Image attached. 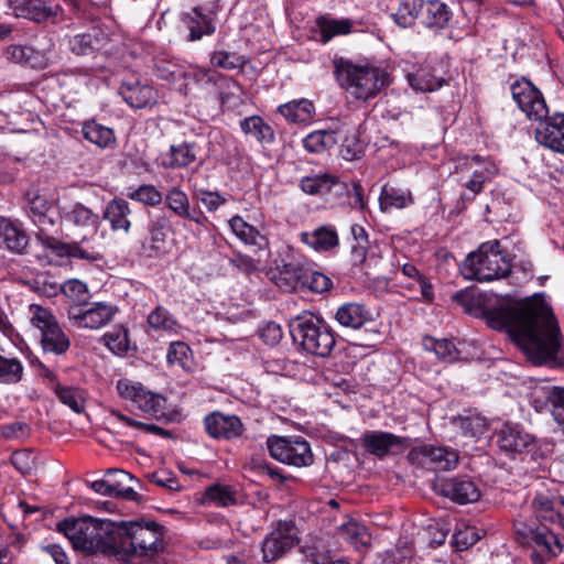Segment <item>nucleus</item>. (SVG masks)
I'll use <instances>...</instances> for the list:
<instances>
[{"instance_id": "nucleus-1", "label": "nucleus", "mask_w": 564, "mask_h": 564, "mask_svg": "<svg viewBox=\"0 0 564 564\" xmlns=\"http://www.w3.org/2000/svg\"><path fill=\"white\" fill-rule=\"evenodd\" d=\"M490 315L491 321L508 329L514 343L534 365L556 358L561 347V330L542 296L501 305Z\"/></svg>"}, {"instance_id": "nucleus-2", "label": "nucleus", "mask_w": 564, "mask_h": 564, "mask_svg": "<svg viewBox=\"0 0 564 564\" xmlns=\"http://www.w3.org/2000/svg\"><path fill=\"white\" fill-rule=\"evenodd\" d=\"M164 547V528L153 520L140 519L116 524L115 556L121 561L151 560Z\"/></svg>"}, {"instance_id": "nucleus-3", "label": "nucleus", "mask_w": 564, "mask_h": 564, "mask_svg": "<svg viewBox=\"0 0 564 564\" xmlns=\"http://www.w3.org/2000/svg\"><path fill=\"white\" fill-rule=\"evenodd\" d=\"M58 532L72 543L75 551L90 555H115L116 523L93 517L67 518L57 523Z\"/></svg>"}, {"instance_id": "nucleus-4", "label": "nucleus", "mask_w": 564, "mask_h": 564, "mask_svg": "<svg viewBox=\"0 0 564 564\" xmlns=\"http://www.w3.org/2000/svg\"><path fill=\"white\" fill-rule=\"evenodd\" d=\"M333 64L339 86L357 100L372 99L388 85L387 73L376 66L356 64L345 57H335Z\"/></svg>"}, {"instance_id": "nucleus-5", "label": "nucleus", "mask_w": 564, "mask_h": 564, "mask_svg": "<svg viewBox=\"0 0 564 564\" xmlns=\"http://www.w3.org/2000/svg\"><path fill=\"white\" fill-rule=\"evenodd\" d=\"M498 240L488 241L471 252L460 267L467 280L490 282L506 278L511 272L510 259L500 250Z\"/></svg>"}, {"instance_id": "nucleus-6", "label": "nucleus", "mask_w": 564, "mask_h": 564, "mask_svg": "<svg viewBox=\"0 0 564 564\" xmlns=\"http://www.w3.org/2000/svg\"><path fill=\"white\" fill-rule=\"evenodd\" d=\"M290 334L295 344L308 354L327 357L335 347L333 330L314 315L297 316L290 323Z\"/></svg>"}, {"instance_id": "nucleus-7", "label": "nucleus", "mask_w": 564, "mask_h": 564, "mask_svg": "<svg viewBox=\"0 0 564 564\" xmlns=\"http://www.w3.org/2000/svg\"><path fill=\"white\" fill-rule=\"evenodd\" d=\"M29 314L31 324L40 330L41 345L45 352L63 355L69 349L70 340L68 336L48 308L31 304Z\"/></svg>"}, {"instance_id": "nucleus-8", "label": "nucleus", "mask_w": 564, "mask_h": 564, "mask_svg": "<svg viewBox=\"0 0 564 564\" xmlns=\"http://www.w3.org/2000/svg\"><path fill=\"white\" fill-rule=\"evenodd\" d=\"M514 534L523 547L532 550L530 554L532 564H546L547 561L554 558L551 547L554 533L546 525L518 521L514 523Z\"/></svg>"}, {"instance_id": "nucleus-9", "label": "nucleus", "mask_w": 564, "mask_h": 564, "mask_svg": "<svg viewBox=\"0 0 564 564\" xmlns=\"http://www.w3.org/2000/svg\"><path fill=\"white\" fill-rule=\"evenodd\" d=\"M267 445L271 457L280 463L295 467H306L313 464L314 456L311 445L301 436L272 435L268 437Z\"/></svg>"}, {"instance_id": "nucleus-10", "label": "nucleus", "mask_w": 564, "mask_h": 564, "mask_svg": "<svg viewBox=\"0 0 564 564\" xmlns=\"http://www.w3.org/2000/svg\"><path fill=\"white\" fill-rule=\"evenodd\" d=\"M118 312L112 304L94 302L90 304H72L67 308V317L70 324L77 328L99 329L108 325Z\"/></svg>"}, {"instance_id": "nucleus-11", "label": "nucleus", "mask_w": 564, "mask_h": 564, "mask_svg": "<svg viewBox=\"0 0 564 564\" xmlns=\"http://www.w3.org/2000/svg\"><path fill=\"white\" fill-rule=\"evenodd\" d=\"M512 99L530 120L546 118L549 109L542 93L528 79L521 78L510 85Z\"/></svg>"}, {"instance_id": "nucleus-12", "label": "nucleus", "mask_w": 564, "mask_h": 564, "mask_svg": "<svg viewBox=\"0 0 564 564\" xmlns=\"http://www.w3.org/2000/svg\"><path fill=\"white\" fill-rule=\"evenodd\" d=\"M117 391L121 398L131 401L138 409L153 415H163L166 400L163 395L145 390L142 384L128 379L117 382Z\"/></svg>"}, {"instance_id": "nucleus-13", "label": "nucleus", "mask_w": 564, "mask_h": 564, "mask_svg": "<svg viewBox=\"0 0 564 564\" xmlns=\"http://www.w3.org/2000/svg\"><path fill=\"white\" fill-rule=\"evenodd\" d=\"M409 457L424 468L435 471H446L456 468L458 453L445 446L422 445L414 447Z\"/></svg>"}, {"instance_id": "nucleus-14", "label": "nucleus", "mask_w": 564, "mask_h": 564, "mask_svg": "<svg viewBox=\"0 0 564 564\" xmlns=\"http://www.w3.org/2000/svg\"><path fill=\"white\" fill-rule=\"evenodd\" d=\"M435 490L458 505L477 502L481 497L478 486L468 477H448L440 479Z\"/></svg>"}, {"instance_id": "nucleus-15", "label": "nucleus", "mask_w": 564, "mask_h": 564, "mask_svg": "<svg viewBox=\"0 0 564 564\" xmlns=\"http://www.w3.org/2000/svg\"><path fill=\"white\" fill-rule=\"evenodd\" d=\"M292 525L280 521L275 530L270 532L262 542V557L269 563L279 560L290 552L297 540L291 533Z\"/></svg>"}, {"instance_id": "nucleus-16", "label": "nucleus", "mask_w": 564, "mask_h": 564, "mask_svg": "<svg viewBox=\"0 0 564 564\" xmlns=\"http://www.w3.org/2000/svg\"><path fill=\"white\" fill-rule=\"evenodd\" d=\"M462 170H466L471 174L465 178H460L462 185L471 192V196L465 194L463 198L473 199L477 194L482 191L484 184L497 173V167L491 162L482 161L478 155L466 158L464 163L460 164Z\"/></svg>"}, {"instance_id": "nucleus-17", "label": "nucleus", "mask_w": 564, "mask_h": 564, "mask_svg": "<svg viewBox=\"0 0 564 564\" xmlns=\"http://www.w3.org/2000/svg\"><path fill=\"white\" fill-rule=\"evenodd\" d=\"M305 268L306 265L297 260L281 261L280 263L275 261L268 271V276L279 289L292 292L302 285Z\"/></svg>"}, {"instance_id": "nucleus-18", "label": "nucleus", "mask_w": 564, "mask_h": 564, "mask_svg": "<svg viewBox=\"0 0 564 564\" xmlns=\"http://www.w3.org/2000/svg\"><path fill=\"white\" fill-rule=\"evenodd\" d=\"M535 140L543 147L564 154V113H554L540 120Z\"/></svg>"}, {"instance_id": "nucleus-19", "label": "nucleus", "mask_w": 564, "mask_h": 564, "mask_svg": "<svg viewBox=\"0 0 564 564\" xmlns=\"http://www.w3.org/2000/svg\"><path fill=\"white\" fill-rule=\"evenodd\" d=\"M119 95L128 106L134 109L152 107L158 102V91L148 83L128 78L121 83Z\"/></svg>"}, {"instance_id": "nucleus-20", "label": "nucleus", "mask_w": 564, "mask_h": 564, "mask_svg": "<svg viewBox=\"0 0 564 564\" xmlns=\"http://www.w3.org/2000/svg\"><path fill=\"white\" fill-rule=\"evenodd\" d=\"M354 130L348 123H340L325 130H316L303 139V147L310 153L319 154L338 143V135L347 134Z\"/></svg>"}, {"instance_id": "nucleus-21", "label": "nucleus", "mask_w": 564, "mask_h": 564, "mask_svg": "<svg viewBox=\"0 0 564 564\" xmlns=\"http://www.w3.org/2000/svg\"><path fill=\"white\" fill-rule=\"evenodd\" d=\"M205 430L214 438L232 440L242 434L243 425L237 415L213 412L204 419Z\"/></svg>"}, {"instance_id": "nucleus-22", "label": "nucleus", "mask_w": 564, "mask_h": 564, "mask_svg": "<svg viewBox=\"0 0 564 564\" xmlns=\"http://www.w3.org/2000/svg\"><path fill=\"white\" fill-rule=\"evenodd\" d=\"M14 12L18 18L37 23L46 21L55 23L62 14V8L59 4H51L44 0H21L14 7Z\"/></svg>"}, {"instance_id": "nucleus-23", "label": "nucleus", "mask_w": 564, "mask_h": 564, "mask_svg": "<svg viewBox=\"0 0 564 564\" xmlns=\"http://www.w3.org/2000/svg\"><path fill=\"white\" fill-rule=\"evenodd\" d=\"M36 237L45 248L50 249L58 257L77 258L89 262H94L100 258L99 253L94 250L83 248L78 242H63L54 237L45 235L43 229L40 230Z\"/></svg>"}, {"instance_id": "nucleus-24", "label": "nucleus", "mask_w": 564, "mask_h": 564, "mask_svg": "<svg viewBox=\"0 0 564 564\" xmlns=\"http://www.w3.org/2000/svg\"><path fill=\"white\" fill-rule=\"evenodd\" d=\"M453 18L449 7L441 0H424L421 24L434 33L447 29Z\"/></svg>"}, {"instance_id": "nucleus-25", "label": "nucleus", "mask_w": 564, "mask_h": 564, "mask_svg": "<svg viewBox=\"0 0 564 564\" xmlns=\"http://www.w3.org/2000/svg\"><path fill=\"white\" fill-rule=\"evenodd\" d=\"M196 144L194 142H181L171 144L170 149L160 154V164L164 169H185L193 164L196 156Z\"/></svg>"}, {"instance_id": "nucleus-26", "label": "nucleus", "mask_w": 564, "mask_h": 564, "mask_svg": "<svg viewBox=\"0 0 564 564\" xmlns=\"http://www.w3.org/2000/svg\"><path fill=\"white\" fill-rule=\"evenodd\" d=\"M170 220L165 215H160L149 225L150 241L143 242L142 252L148 258H156L166 252V236Z\"/></svg>"}, {"instance_id": "nucleus-27", "label": "nucleus", "mask_w": 564, "mask_h": 564, "mask_svg": "<svg viewBox=\"0 0 564 564\" xmlns=\"http://www.w3.org/2000/svg\"><path fill=\"white\" fill-rule=\"evenodd\" d=\"M165 204L177 217L198 225L205 219L203 213L191 206L187 194L180 187H172L165 195Z\"/></svg>"}, {"instance_id": "nucleus-28", "label": "nucleus", "mask_w": 564, "mask_h": 564, "mask_svg": "<svg viewBox=\"0 0 564 564\" xmlns=\"http://www.w3.org/2000/svg\"><path fill=\"white\" fill-rule=\"evenodd\" d=\"M533 442V437L519 425L505 424L498 433V445L507 455L521 453Z\"/></svg>"}, {"instance_id": "nucleus-29", "label": "nucleus", "mask_w": 564, "mask_h": 564, "mask_svg": "<svg viewBox=\"0 0 564 564\" xmlns=\"http://www.w3.org/2000/svg\"><path fill=\"white\" fill-rule=\"evenodd\" d=\"M362 446L368 453L382 458L391 453L392 448L402 445V438L389 432H367L361 437Z\"/></svg>"}, {"instance_id": "nucleus-30", "label": "nucleus", "mask_w": 564, "mask_h": 564, "mask_svg": "<svg viewBox=\"0 0 564 564\" xmlns=\"http://www.w3.org/2000/svg\"><path fill=\"white\" fill-rule=\"evenodd\" d=\"M335 319L344 327L358 329L373 318L371 311L364 304L345 303L337 308Z\"/></svg>"}, {"instance_id": "nucleus-31", "label": "nucleus", "mask_w": 564, "mask_h": 564, "mask_svg": "<svg viewBox=\"0 0 564 564\" xmlns=\"http://www.w3.org/2000/svg\"><path fill=\"white\" fill-rule=\"evenodd\" d=\"M26 203L30 217L40 227V230L54 225V218L51 216L52 203L45 195L37 191H31L26 194Z\"/></svg>"}, {"instance_id": "nucleus-32", "label": "nucleus", "mask_w": 564, "mask_h": 564, "mask_svg": "<svg viewBox=\"0 0 564 564\" xmlns=\"http://www.w3.org/2000/svg\"><path fill=\"white\" fill-rule=\"evenodd\" d=\"M301 241L316 251H328L339 243L337 231L332 226H321L311 232H302Z\"/></svg>"}, {"instance_id": "nucleus-33", "label": "nucleus", "mask_w": 564, "mask_h": 564, "mask_svg": "<svg viewBox=\"0 0 564 564\" xmlns=\"http://www.w3.org/2000/svg\"><path fill=\"white\" fill-rule=\"evenodd\" d=\"M130 214L131 209L127 200L113 198L107 204L104 210V218L109 221L110 228L113 231L122 230L128 234L131 228Z\"/></svg>"}, {"instance_id": "nucleus-34", "label": "nucleus", "mask_w": 564, "mask_h": 564, "mask_svg": "<svg viewBox=\"0 0 564 564\" xmlns=\"http://www.w3.org/2000/svg\"><path fill=\"white\" fill-rule=\"evenodd\" d=\"M83 137L100 149H112L117 140L111 128L106 127L96 120H88L82 127Z\"/></svg>"}, {"instance_id": "nucleus-35", "label": "nucleus", "mask_w": 564, "mask_h": 564, "mask_svg": "<svg viewBox=\"0 0 564 564\" xmlns=\"http://www.w3.org/2000/svg\"><path fill=\"white\" fill-rule=\"evenodd\" d=\"M182 22L187 28L188 41L200 40L204 35H210L215 32V25L212 20L203 14L197 8L182 15Z\"/></svg>"}, {"instance_id": "nucleus-36", "label": "nucleus", "mask_w": 564, "mask_h": 564, "mask_svg": "<svg viewBox=\"0 0 564 564\" xmlns=\"http://www.w3.org/2000/svg\"><path fill=\"white\" fill-rule=\"evenodd\" d=\"M315 23L323 43L329 42L335 36L349 34L354 28V22L350 19H335L330 15H321Z\"/></svg>"}, {"instance_id": "nucleus-37", "label": "nucleus", "mask_w": 564, "mask_h": 564, "mask_svg": "<svg viewBox=\"0 0 564 564\" xmlns=\"http://www.w3.org/2000/svg\"><path fill=\"white\" fill-rule=\"evenodd\" d=\"M229 226L235 236L243 243L263 249L268 246V239L256 227L249 225L240 216H234L229 220Z\"/></svg>"}, {"instance_id": "nucleus-38", "label": "nucleus", "mask_w": 564, "mask_h": 564, "mask_svg": "<svg viewBox=\"0 0 564 564\" xmlns=\"http://www.w3.org/2000/svg\"><path fill=\"white\" fill-rule=\"evenodd\" d=\"M29 243L26 234L12 223H0V248H6L15 253H22Z\"/></svg>"}, {"instance_id": "nucleus-39", "label": "nucleus", "mask_w": 564, "mask_h": 564, "mask_svg": "<svg viewBox=\"0 0 564 564\" xmlns=\"http://www.w3.org/2000/svg\"><path fill=\"white\" fill-rule=\"evenodd\" d=\"M279 112L292 123H302L310 121L314 113L315 107L307 99L292 100L279 107Z\"/></svg>"}, {"instance_id": "nucleus-40", "label": "nucleus", "mask_w": 564, "mask_h": 564, "mask_svg": "<svg viewBox=\"0 0 564 564\" xmlns=\"http://www.w3.org/2000/svg\"><path fill=\"white\" fill-rule=\"evenodd\" d=\"M423 4L424 0H399L393 21L401 28L412 26L416 19L421 20Z\"/></svg>"}, {"instance_id": "nucleus-41", "label": "nucleus", "mask_w": 564, "mask_h": 564, "mask_svg": "<svg viewBox=\"0 0 564 564\" xmlns=\"http://www.w3.org/2000/svg\"><path fill=\"white\" fill-rule=\"evenodd\" d=\"M453 424L460 430L462 435L468 437H479L487 430L486 419L471 411L454 417Z\"/></svg>"}, {"instance_id": "nucleus-42", "label": "nucleus", "mask_w": 564, "mask_h": 564, "mask_svg": "<svg viewBox=\"0 0 564 564\" xmlns=\"http://www.w3.org/2000/svg\"><path fill=\"white\" fill-rule=\"evenodd\" d=\"M243 133L250 134L262 144H270L274 141L273 129L258 116H251L240 121Z\"/></svg>"}, {"instance_id": "nucleus-43", "label": "nucleus", "mask_w": 564, "mask_h": 564, "mask_svg": "<svg viewBox=\"0 0 564 564\" xmlns=\"http://www.w3.org/2000/svg\"><path fill=\"white\" fill-rule=\"evenodd\" d=\"M204 501L216 507H229L237 503V491L231 486L213 485L204 494Z\"/></svg>"}, {"instance_id": "nucleus-44", "label": "nucleus", "mask_w": 564, "mask_h": 564, "mask_svg": "<svg viewBox=\"0 0 564 564\" xmlns=\"http://www.w3.org/2000/svg\"><path fill=\"white\" fill-rule=\"evenodd\" d=\"M337 178L329 174L302 177L300 188L308 195H324L330 192Z\"/></svg>"}, {"instance_id": "nucleus-45", "label": "nucleus", "mask_w": 564, "mask_h": 564, "mask_svg": "<svg viewBox=\"0 0 564 564\" xmlns=\"http://www.w3.org/2000/svg\"><path fill=\"white\" fill-rule=\"evenodd\" d=\"M423 347L427 351H433L437 359L445 362H453L458 358V350L454 343L448 339H436L434 337H424Z\"/></svg>"}, {"instance_id": "nucleus-46", "label": "nucleus", "mask_w": 564, "mask_h": 564, "mask_svg": "<svg viewBox=\"0 0 564 564\" xmlns=\"http://www.w3.org/2000/svg\"><path fill=\"white\" fill-rule=\"evenodd\" d=\"M67 217L74 225L88 228L94 234L97 231L100 223L99 216L80 203L73 205Z\"/></svg>"}, {"instance_id": "nucleus-47", "label": "nucleus", "mask_w": 564, "mask_h": 564, "mask_svg": "<svg viewBox=\"0 0 564 564\" xmlns=\"http://www.w3.org/2000/svg\"><path fill=\"white\" fill-rule=\"evenodd\" d=\"M340 536L354 545L356 549L367 546L370 542V535L367 528L356 521H349L338 528Z\"/></svg>"}, {"instance_id": "nucleus-48", "label": "nucleus", "mask_w": 564, "mask_h": 564, "mask_svg": "<svg viewBox=\"0 0 564 564\" xmlns=\"http://www.w3.org/2000/svg\"><path fill=\"white\" fill-rule=\"evenodd\" d=\"M413 203L410 191L384 186L380 195L381 208H404Z\"/></svg>"}, {"instance_id": "nucleus-49", "label": "nucleus", "mask_w": 564, "mask_h": 564, "mask_svg": "<svg viewBox=\"0 0 564 564\" xmlns=\"http://www.w3.org/2000/svg\"><path fill=\"white\" fill-rule=\"evenodd\" d=\"M107 477L110 479V482L113 486L115 495H117V497L131 500L135 499L137 492L131 486H129V482L134 480L131 474L123 470L109 469Z\"/></svg>"}, {"instance_id": "nucleus-50", "label": "nucleus", "mask_w": 564, "mask_h": 564, "mask_svg": "<svg viewBox=\"0 0 564 564\" xmlns=\"http://www.w3.org/2000/svg\"><path fill=\"white\" fill-rule=\"evenodd\" d=\"M350 234L355 241V243L351 245L352 262L354 264H362L370 245L368 234L362 226L357 224L351 226Z\"/></svg>"}, {"instance_id": "nucleus-51", "label": "nucleus", "mask_w": 564, "mask_h": 564, "mask_svg": "<svg viewBox=\"0 0 564 564\" xmlns=\"http://www.w3.org/2000/svg\"><path fill=\"white\" fill-rule=\"evenodd\" d=\"M148 324L151 328L167 333H176L178 324L174 316L163 306H156L148 315Z\"/></svg>"}, {"instance_id": "nucleus-52", "label": "nucleus", "mask_w": 564, "mask_h": 564, "mask_svg": "<svg viewBox=\"0 0 564 564\" xmlns=\"http://www.w3.org/2000/svg\"><path fill=\"white\" fill-rule=\"evenodd\" d=\"M23 366L18 358H7L0 355V383L14 384L21 381Z\"/></svg>"}, {"instance_id": "nucleus-53", "label": "nucleus", "mask_w": 564, "mask_h": 564, "mask_svg": "<svg viewBox=\"0 0 564 564\" xmlns=\"http://www.w3.org/2000/svg\"><path fill=\"white\" fill-rule=\"evenodd\" d=\"M408 80L415 91L427 93L434 91L443 86V79H437L429 72L420 69L408 75Z\"/></svg>"}, {"instance_id": "nucleus-54", "label": "nucleus", "mask_w": 564, "mask_h": 564, "mask_svg": "<svg viewBox=\"0 0 564 564\" xmlns=\"http://www.w3.org/2000/svg\"><path fill=\"white\" fill-rule=\"evenodd\" d=\"M99 42L98 32L94 31L73 36L69 40V47L77 55H89L97 50Z\"/></svg>"}, {"instance_id": "nucleus-55", "label": "nucleus", "mask_w": 564, "mask_h": 564, "mask_svg": "<svg viewBox=\"0 0 564 564\" xmlns=\"http://www.w3.org/2000/svg\"><path fill=\"white\" fill-rule=\"evenodd\" d=\"M61 292L74 304L85 305L88 299V288L86 283L78 279H70L62 284Z\"/></svg>"}, {"instance_id": "nucleus-56", "label": "nucleus", "mask_w": 564, "mask_h": 564, "mask_svg": "<svg viewBox=\"0 0 564 564\" xmlns=\"http://www.w3.org/2000/svg\"><path fill=\"white\" fill-rule=\"evenodd\" d=\"M302 288H307L314 293H324L333 288L332 280L322 272L313 271L310 268H305V278L302 282Z\"/></svg>"}, {"instance_id": "nucleus-57", "label": "nucleus", "mask_w": 564, "mask_h": 564, "mask_svg": "<svg viewBox=\"0 0 564 564\" xmlns=\"http://www.w3.org/2000/svg\"><path fill=\"white\" fill-rule=\"evenodd\" d=\"M106 346L115 354H124L129 348L128 330L117 326L104 335Z\"/></svg>"}, {"instance_id": "nucleus-58", "label": "nucleus", "mask_w": 564, "mask_h": 564, "mask_svg": "<svg viewBox=\"0 0 564 564\" xmlns=\"http://www.w3.org/2000/svg\"><path fill=\"white\" fill-rule=\"evenodd\" d=\"M55 394L58 400L69 406L74 412H82L84 408V399L80 392L72 387H64L62 384H56L54 388Z\"/></svg>"}, {"instance_id": "nucleus-59", "label": "nucleus", "mask_w": 564, "mask_h": 564, "mask_svg": "<svg viewBox=\"0 0 564 564\" xmlns=\"http://www.w3.org/2000/svg\"><path fill=\"white\" fill-rule=\"evenodd\" d=\"M132 200L149 206H156L162 203L163 196L154 185H141L128 194Z\"/></svg>"}, {"instance_id": "nucleus-60", "label": "nucleus", "mask_w": 564, "mask_h": 564, "mask_svg": "<svg viewBox=\"0 0 564 564\" xmlns=\"http://www.w3.org/2000/svg\"><path fill=\"white\" fill-rule=\"evenodd\" d=\"M35 51L26 45H10L7 47L6 57L10 62L33 66Z\"/></svg>"}, {"instance_id": "nucleus-61", "label": "nucleus", "mask_w": 564, "mask_h": 564, "mask_svg": "<svg viewBox=\"0 0 564 564\" xmlns=\"http://www.w3.org/2000/svg\"><path fill=\"white\" fill-rule=\"evenodd\" d=\"M533 508L538 512V517L544 521H549L552 523L556 522L555 519V509L556 506L554 503L553 498H550L545 495H539L533 499L532 502Z\"/></svg>"}, {"instance_id": "nucleus-62", "label": "nucleus", "mask_w": 564, "mask_h": 564, "mask_svg": "<svg viewBox=\"0 0 564 564\" xmlns=\"http://www.w3.org/2000/svg\"><path fill=\"white\" fill-rule=\"evenodd\" d=\"M33 283L35 291L47 297L55 296L62 289V284L54 281L47 273L37 274Z\"/></svg>"}, {"instance_id": "nucleus-63", "label": "nucleus", "mask_w": 564, "mask_h": 564, "mask_svg": "<svg viewBox=\"0 0 564 564\" xmlns=\"http://www.w3.org/2000/svg\"><path fill=\"white\" fill-rule=\"evenodd\" d=\"M189 347L183 341H173L167 349L166 360L170 365L186 366Z\"/></svg>"}, {"instance_id": "nucleus-64", "label": "nucleus", "mask_w": 564, "mask_h": 564, "mask_svg": "<svg viewBox=\"0 0 564 564\" xmlns=\"http://www.w3.org/2000/svg\"><path fill=\"white\" fill-rule=\"evenodd\" d=\"M260 336L265 344L274 346L281 341L283 333L279 324L269 322L260 328Z\"/></svg>"}]
</instances>
